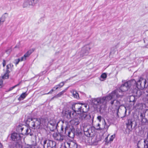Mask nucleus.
Here are the masks:
<instances>
[{"label":"nucleus","instance_id":"obj_44","mask_svg":"<svg viewBox=\"0 0 148 148\" xmlns=\"http://www.w3.org/2000/svg\"><path fill=\"white\" fill-rule=\"evenodd\" d=\"M101 116H98L97 117V119L99 121H101Z\"/></svg>","mask_w":148,"mask_h":148},{"label":"nucleus","instance_id":"obj_21","mask_svg":"<svg viewBox=\"0 0 148 148\" xmlns=\"http://www.w3.org/2000/svg\"><path fill=\"white\" fill-rule=\"evenodd\" d=\"M143 100L145 103H148V91L144 92L143 96Z\"/></svg>","mask_w":148,"mask_h":148},{"label":"nucleus","instance_id":"obj_42","mask_svg":"<svg viewBox=\"0 0 148 148\" xmlns=\"http://www.w3.org/2000/svg\"><path fill=\"white\" fill-rule=\"evenodd\" d=\"M58 88L59 85H57L54 87H53V89H54L55 90H56Z\"/></svg>","mask_w":148,"mask_h":148},{"label":"nucleus","instance_id":"obj_17","mask_svg":"<svg viewBox=\"0 0 148 148\" xmlns=\"http://www.w3.org/2000/svg\"><path fill=\"white\" fill-rule=\"evenodd\" d=\"M33 51L34 50L32 49H30L28 51L24 56L21 58V61L25 60L26 59V58L29 57Z\"/></svg>","mask_w":148,"mask_h":148},{"label":"nucleus","instance_id":"obj_13","mask_svg":"<svg viewBox=\"0 0 148 148\" xmlns=\"http://www.w3.org/2000/svg\"><path fill=\"white\" fill-rule=\"evenodd\" d=\"M39 0H25L23 3L24 7L29 5H34L37 3Z\"/></svg>","mask_w":148,"mask_h":148},{"label":"nucleus","instance_id":"obj_55","mask_svg":"<svg viewBox=\"0 0 148 148\" xmlns=\"http://www.w3.org/2000/svg\"><path fill=\"white\" fill-rule=\"evenodd\" d=\"M144 43H145V41L144 40Z\"/></svg>","mask_w":148,"mask_h":148},{"label":"nucleus","instance_id":"obj_25","mask_svg":"<svg viewBox=\"0 0 148 148\" xmlns=\"http://www.w3.org/2000/svg\"><path fill=\"white\" fill-rule=\"evenodd\" d=\"M136 98L134 96H131L130 97V102H132L133 103V105H134V104L135 102L136 101Z\"/></svg>","mask_w":148,"mask_h":148},{"label":"nucleus","instance_id":"obj_46","mask_svg":"<svg viewBox=\"0 0 148 148\" xmlns=\"http://www.w3.org/2000/svg\"><path fill=\"white\" fill-rule=\"evenodd\" d=\"M140 143V142L139 141H138V142L137 144V147H138V148H140V146H139V143Z\"/></svg>","mask_w":148,"mask_h":148},{"label":"nucleus","instance_id":"obj_40","mask_svg":"<svg viewBox=\"0 0 148 148\" xmlns=\"http://www.w3.org/2000/svg\"><path fill=\"white\" fill-rule=\"evenodd\" d=\"M54 90H55L54 89H52L49 92H48V93H47L46 94H51L53 91H54Z\"/></svg>","mask_w":148,"mask_h":148},{"label":"nucleus","instance_id":"obj_51","mask_svg":"<svg viewBox=\"0 0 148 148\" xmlns=\"http://www.w3.org/2000/svg\"><path fill=\"white\" fill-rule=\"evenodd\" d=\"M24 129V128H23V127H21V128H20V129H21V131H22L23 130V129Z\"/></svg>","mask_w":148,"mask_h":148},{"label":"nucleus","instance_id":"obj_45","mask_svg":"<svg viewBox=\"0 0 148 148\" xmlns=\"http://www.w3.org/2000/svg\"><path fill=\"white\" fill-rule=\"evenodd\" d=\"M32 145H28L27 146L25 147V148H32Z\"/></svg>","mask_w":148,"mask_h":148},{"label":"nucleus","instance_id":"obj_52","mask_svg":"<svg viewBox=\"0 0 148 148\" xmlns=\"http://www.w3.org/2000/svg\"><path fill=\"white\" fill-rule=\"evenodd\" d=\"M79 121H77H77H76V123H77L76 124L77 125H78V124H79V123H78V122H79Z\"/></svg>","mask_w":148,"mask_h":148},{"label":"nucleus","instance_id":"obj_34","mask_svg":"<svg viewBox=\"0 0 148 148\" xmlns=\"http://www.w3.org/2000/svg\"><path fill=\"white\" fill-rule=\"evenodd\" d=\"M11 64H9L6 66L7 70L6 71L10 69V71H12V69L11 67Z\"/></svg>","mask_w":148,"mask_h":148},{"label":"nucleus","instance_id":"obj_24","mask_svg":"<svg viewBox=\"0 0 148 148\" xmlns=\"http://www.w3.org/2000/svg\"><path fill=\"white\" fill-rule=\"evenodd\" d=\"M10 72V71L9 70L6 71V73L4 75L2 76V77L3 79H5L9 78V73Z\"/></svg>","mask_w":148,"mask_h":148},{"label":"nucleus","instance_id":"obj_49","mask_svg":"<svg viewBox=\"0 0 148 148\" xmlns=\"http://www.w3.org/2000/svg\"><path fill=\"white\" fill-rule=\"evenodd\" d=\"M11 69H12V68L13 67V64H11Z\"/></svg>","mask_w":148,"mask_h":148},{"label":"nucleus","instance_id":"obj_48","mask_svg":"<svg viewBox=\"0 0 148 148\" xmlns=\"http://www.w3.org/2000/svg\"><path fill=\"white\" fill-rule=\"evenodd\" d=\"M143 48H147L148 47H147V45H145V46H144L143 47Z\"/></svg>","mask_w":148,"mask_h":148},{"label":"nucleus","instance_id":"obj_16","mask_svg":"<svg viewBox=\"0 0 148 148\" xmlns=\"http://www.w3.org/2000/svg\"><path fill=\"white\" fill-rule=\"evenodd\" d=\"M91 48L89 44L87 45L82 47L81 53L84 55H87L89 52V51Z\"/></svg>","mask_w":148,"mask_h":148},{"label":"nucleus","instance_id":"obj_8","mask_svg":"<svg viewBox=\"0 0 148 148\" xmlns=\"http://www.w3.org/2000/svg\"><path fill=\"white\" fill-rule=\"evenodd\" d=\"M84 131L85 135L88 137H92L91 141L92 143H94L97 142L95 140L96 137L95 136H93L94 133L92 132L91 128L89 129L84 128Z\"/></svg>","mask_w":148,"mask_h":148},{"label":"nucleus","instance_id":"obj_10","mask_svg":"<svg viewBox=\"0 0 148 148\" xmlns=\"http://www.w3.org/2000/svg\"><path fill=\"white\" fill-rule=\"evenodd\" d=\"M81 105L78 103H75L72 105L71 108L73 110V112L75 113V115L77 116V114L81 113Z\"/></svg>","mask_w":148,"mask_h":148},{"label":"nucleus","instance_id":"obj_31","mask_svg":"<svg viewBox=\"0 0 148 148\" xmlns=\"http://www.w3.org/2000/svg\"><path fill=\"white\" fill-rule=\"evenodd\" d=\"M21 61V59L20 58H18L15 60H14V63H15L16 65V66L18 64L19 62Z\"/></svg>","mask_w":148,"mask_h":148},{"label":"nucleus","instance_id":"obj_19","mask_svg":"<svg viewBox=\"0 0 148 148\" xmlns=\"http://www.w3.org/2000/svg\"><path fill=\"white\" fill-rule=\"evenodd\" d=\"M143 93H144V92L140 90H136L134 92V95L137 99V98H138L141 96L143 97Z\"/></svg>","mask_w":148,"mask_h":148},{"label":"nucleus","instance_id":"obj_15","mask_svg":"<svg viewBox=\"0 0 148 148\" xmlns=\"http://www.w3.org/2000/svg\"><path fill=\"white\" fill-rule=\"evenodd\" d=\"M53 136L55 140L60 141H62L64 139V136L59 133L54 132Z\"/></svg>","mask_w":148,"mask_h":148},{"label":"nucleus","instance_id":"obj_14","mask_svg":"<svg viewBox=\"0 0 148 148\" xmlns=\"http://www.w3.org/2000/svg\"><path fill=\"white\" fill-rule=\"evenodd\" d=\"M23 134H18L17 133H13L12 134L11 138L12 140L14 141H19L21 140V138L23 136Z\"/></svg>","mask_w":148,"mask_h":148},{"label":"nucleus","instance_id":"obj_12","mask_svg":"<svg viewBox=\"0 0 148 148\" xmlns=\"http://www.w3.org/2000/svg\"><path fill=\"white\" fill-rule=\"evenodd\" d=\"M135 123L134 127H135L137 125L136 123L132 119H128L127 122L126 123L127 127L126 130L129 133L132 131V127L133 124Z\"/></svg>","mask_w":148,"mask_h":148},{"label":"nucleus","instance_id":"obj_7","mask_svg":"<svg viewBox=\"0 0 148 148\" xmlns=\"http://www.w3.org/2000/svg\"><path fill=\"white\" fill-rule=\"evenodd\" d=\"M138 88L140 89H143L144 88L148 87V82L147 83L146 80L145 79L142 77H140L136 83L135 85Z\"/></svg>","mask_w":148,"mask_h":148},{"label":"nucleus","instance_id":"obj_29","mask_svg":"<svg viewBox=\"0 0 148 148\" xmlns=\"http://www.w3.org/2000/svg\"><path fill=\"white\" fill-rule=\"evenodd\" d=\"M73 97L77 99L79 98L78 94L75 91H74L73 92Z\"/></svg>","mask_w":148,"mask_h":148},{"label":"nucleus","instance_id":"obj_28","mask_svg":"<svg viewBox=\"0 0 148 148\" xmlns=\"http://www.w3.org/2000/svg\"><path fill=\"white\" fill-rule=\"evenodd\" d=\"M5 17L4 15L0 18V26L2 24L5 20Z\"/></svg>","mask_w":148,"mask_h":148},{"label":"nucleus","instance_id":"obj_39","mask_svg":"<svg viewBox=\"0 0 148 148\" xmlns=\"http://www.w3.org/2000/svg\"><path fill=\"white\" fill-rule=\"evenodd\" d=\"M19 85V84H17L12 87L10 88V90H12L13 88H15L17 86H18Z\"/></svg>","mask_w":148,"mask_h":148},{"label":"nucleus","instance_id":"obj_2","mask_svg":"<svg viewBox=\"0 0 148 148\" xmlns=\"http://www.w3.org/2000/svg\"><path fill=\"white\" fill-rule=\"evenodd\" d=\"M45 120L41 118L28 119L27 123L29 127L33 129H39L40 127L44 125Z\"/></svg>","mask_w":148,"mask_h":148},{"label":"nucleus","instance_id":"obj_56","mask_svg":"<svg viewBox=\"0 0 148 148\" xmlns=\"http://www.w3.org/2000/svg\"><path fill=\"white\" fill-rule=\"evenodd\" d=\"M76 75H75V76H74L73 77H72V78H73V77H74Z\"/></svg>","mask_w":148,"mask_h":148},{"label":"nucleus","instance_id":"obj_33","mask_svg":"<svg viewBox=\"0 0 148 148\" xmlns=\"http://www.w3.org/2000/svg\"><path fill=\"white\" fill-rule=\"evenodd\" d=\"M115 137L114 135H112L110 136V138L109 140L108 141V143H109V142H111L113 141V139Z\"/></svg>","mask_w":148,"mask_h":148},{"label":"nucleus","instance_id":"obj_3","mask_svg":"<svg viewBox=\"0 0 148 148\" xmlns=\"http://www.w3.org/2000/svg\"><path fill=\"white\" fill-rule=\"evenodd\" d=\"M136 84V81L134 79H131L122 84L120 87L119 90L123 93V92L127 91L131 86H134Z\"/></svg>","mask_w":148,"mask_h":148},{"label":"nucleus","instance_id":"obj_54","mask_svg":"<svg viewBox=\"0 0 148 148\" xmlns=\"http://www.w3.org/2000/svg\"><path fill=\"white\" fill-rule=\"evenodd\" d=\"M32 148H36L34 146H32Z\"/></svg>","mask_w":148,"mask_h":148},{"label":"nucleus","instance_id":"obj_23","mask_svg":"<svg viewBox=\"0 0 148 148\" xmlns=\"http://www.w3.org/2000/svg\"><path fill=\"white\" fill-rule=\"evenodd\" d=\"M27 95V94L26 93V92L23 93L20 95V96L18 99V100L19 101L23 100Z\"/></svg>","mask_w":148,"mask_h":148},{"label":"nucleus","instance_id":"obj_22","mask_svg":"<svg viewBox=\"0 0 148 148\" xmlns=\"http://www.w3.org/2000/svg\"><path fill=\"white\" fill-rule=\"evenodd\" d=\"M69 148H77L78 145L74 141H71L69 143H68Z\"/></svg>","mask_w":148,"mask_h":148},{"label":"nucleus","instance_id":"obj_9","mask_svg":"<svg viewBox=\"0 0 148 148\" xmlns=\"http://www.w3.org/2000/svg\"><path fill=\"white\" fill-rule=\"evenodd\" d=\"M62 115L64 118H67V119H78V118L75 115V113L73 112H72L69 110L65 111H63L62 112Z\"/></svg>","mask_w":148,"mask_h":148},{"label":"nucleus","instance_id":"obj_6","mask_svg":"<svg viewBox=\"0 0 148 148\" xmlns=\"http://www.w3.org/2000/svg\"><path fill=\"white\" fill-rule=\"evenodd\" d=\"M139 120L141 125H148V109L145 110L143 113H141Z\"/></svg>","mask_w":148,"mask_h":148},{"label":"nucleus","instance_id":"obj_57","mask_svg":"<svg viewBox=\"0 0 148 148\" xmlns=\"http://www.w3.org/2000/svg\"><path fill=\"white\" fill-rule=\"evenodd\" d=\"M123 81H124V80H123ZM122 82H123V80L122 81Z\"/></svg>","mask_w":148,"mask_h":148},{"label":"nucleus","instance_id":"obj_1","mask_svg":"<svg viewBox=\"0 0 148 148\" xmlns=\"http://www.w3.org/2000/svg\"><path fill=\"white\" fill-rule=\"evenodd\" d=\"M123 96V93L120 91V90H115L114 91L112 92V93L107 96L106 98L107 99L110 100V103L111 105L114 104V105L116 107L118 106V108H115V111H116L117 115H118V113L119 112V109L120 106H121L122 108L125 109V112H126V107L123 105L120 106V103L119 101L117 100H116L115 99L117 98H122Z\"/></svg>","mask_w":148,"mask_h":148},{"label":"nucleus","instance_id":"obj_32","mask_svg":"<svg viewBox=\"0 0 148 148\" xmlns=\"http://www.w3.org/2000/svg\"><path fill=\"white\" fill-rule=\"evenodd\" d=\"M100 124L99 123H98L97 125L95 126L94 128L97 130H101V129L100 127Z\"/></svg>","mask_w":148,"mask_h":148},{"label":"nucleus","instance_id":"obj_11","mask_svg":"<svg viewBox=\"0 0 148 148\" xmlns=\"http://www.w3.org/2000/svg\"><path fill=\"white\" fill-rule=\"evenodd\" d=\"M77 116L81 120H82L89 119L91 118L90 115L87 112H79V114H77Z\"/></svg>","mask_w":148,"mask_h":148},{"label":"nucleus","instance_id":"obj_41","mask_svg":"<svg viewBox=\"0 0 148 148\" xmlns=\"http://www.w3.org/2000/svg\"><path fill=\"white\" fill-rule=\"evenodd\" d=\"M6 64V61L4 60H3V67H4Z\"/></svg>","mask_w":148,"mask_h":148},{"label":"nucleus","instance_id":"obj_26","mask_svg":"<svg viewBox=\"0 0 148 148\" xmlns=\"http://www.w3.org/2000/svg\"><path fill=\"white\" fill-rule=\"evenodd\" d=\"M26 132L25 133V134L26 135H30V136H32L33 134L31 133V129L29 128H27L25 129Z\"/></svg>","mask_w":148,"mask_h":148},{"label":"nucleus","instance_id":"obj_27","mask_svg":"<svg viewBox=\"0 0 148 148\" xmlns=\"http://www.w3.org/2000/svg\"><path fill=\"white\" fill-rule=\"evenodd\" d=\"M65 92V90H63L61 91L58 94H57L56 95L53 97L52 99H53V98H57L60 97L61 95H62L63 94V93Z\"/></svg>","mask_w":148,"mask_h":148},{"label":"nucleus","instance_id":"obj_36","mask_svg":"<svg viewBox=\"0 0 148 148\" xmlns=\"http://www.w3.org/2000/svg\"><path fill=\"white\" fill-rule=\"evenodd\" d=\"M14 148H22V146L21 145H20L19 144H17L15 145V146L14 147Z\"/></svg>","mask_w":148,"mask_h":148},{"label":"nucleus","instance_id":"obj_18","mask_svg":"<svg viewBox=\"0 0 148 148\" xmlns=\"http://www.w3.org/2000/svg\"><path fill=\"white\" fill-rule=\"evenodd\" d=\"M64 133L66 134V132L68 133V136L71 138H72V137L70 136L71 134H73V133L72 132H69V128L67 127V126H64V125H62L61 127V131H63L64 129Z\"/></svg>","mask_w":148,"mask_h":148},{"label":"nucleus","instance_id":"obj_37","mask_svg":"<svg viewBox=\"0 0 148 148\" xmlns=\"http://www.w3.org/2000/svg\"><path fill=\"white\" fill-rule=\"evenodd\" d=\"M49 123L52 126H56V122H52L51 121H50V122Z\"/></svg>","mask_w":148,"mask_h":148},{"label":"nucleus","instance_id":"obj_5","mask_svg":"<svg viewBox=\"0 0 148 148\" xmlns=\"http://www.w3.org/2000/svg\"><path fill=\"white\" fill-rule=\"evenodd\" d=\"M40 144L43 148H56V142L52 140L42 139Z\"/></svg>","mask_w":148,"mask_h":148},{"label":"nucleus","instance_id":"obj_47","mask_svg":"<svg viewBox=\"0 0 148 148\" xmlns=\"http://www.w3.org/2000/svg\"><path fill=\"white\" fill-rule=\"evenodd\" d=\"M108 136L105 139V140L106 141L108 142Z\"/></svg>","mask_w":148,"mask_h":148},{"label":"nucleus","instance_id":"obj_4","mask_svg":"<svg viewBox=\"0 0 148 148\" xmlns=\"http://www.w3.org/2000/svg\"><path fill=\"white\" fill-rule=\"evenodd\" d=\"M105 101V99L103 98H93L91 99L92 104L95 108H98L100 110L101 109V106Z\"/></svg>","mask_w":148,"mask_h":148},{"label":"nucleus","instance_id":"obj_30","mask_svg":"<svg viewBox=\"0 0 148 148\" xmlns=\"http://www.w3.org/2000/svg\"><path fill=\"white\" fill-rule=\"evenodd\" d=\"M144 148H148V139L144 140Z\"/></svg>","mask_w":148,"mask_h":148},{"label":"nucleus","instance_id":"obj_50","mask_svg":"<svg viewBox=\"0 0 148 148\" xmlns=\"http://www.w3.org/2000/svg\"><path fill=\"white\" fill-rule=\"evenodd\" d=\"M12 51V49H10L8 50L7 51H6V52H7V51Z\"/></svg>","mask_w":148,"mask_h":148},{"label":"nucleus","instance_id":"obj_38","mask_svg":"<svg viewBox=\"0 0 148 148\" xmlns=\"http://www.w3.org/2000/svg\"><path fill=\"white\" fill-rule=\"evenodd\" d=\"M3 82L2 80H0V88L2 87Z\"/></svg>","mask_w":148,"mask_h":148},{"label":"nucleus","instance_id":"obj_43","mask_svg":"<svg viewBox=\"0 0 148 148\" xmlns=\"http://www.w3.org/2000/svg\"><path fill=\"white\" fill-rule=\"evenodd\" d=\"M64 82H62L60 83L58 85H59V87L60 86H61V87L63 86L64 85Z\"/></svg>","mask_w":148,"mask_h":148},{"label":"nucleus","instance_id":"obj_35","mask_svg":"<svg viewBox=\"0 0 148 148\" xmlns=\"http://www.w3.org/2000/svg\"><path fill=\"white\" fill-rule=\"evenodd\" d=\"M107 77V74L106 73H103L101 75V77L103 79H105Z\"/></svg>","mask_w":148,"mask_h":148},{"label":"nucleus","instance_id":"obj_53","mask_svg":"<svg viewBox=\"0 0 148 148\" xmlns=\"http://www.w3.org/2000/svg\"><path fill=\"white\" fill-rule=\"evenodd\" d=\"M40 19H41V20H42V21H43V20H44V19H43V18H40Z\"/></svg>","mask_w":148,"mask_h":148},{"label":"nucleus","instance_id":"obj_20","mask_svg":"<svg viewBox=\"0 0 148 148\" xmlns=\"http://www.w3.org/2000/svg\"><path fill=\"white\" fill-rule=\"evenodd\" d=\"M81 113L82 112H87L89 107L88 105L83 104L81 105Z\"/></svg>","mask_w":148,"mask_h":148}]
</instances>
